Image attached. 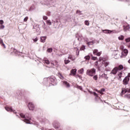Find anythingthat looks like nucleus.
Returning <instances> with one entry per match:
<instances>
[{
	"instance_id": "nucleus-60",
	"label": "nucleus",
	"mask_w": 130,
	"mask_h": 130,
	"mask_svg": "<svg viewBox=\"0 0 130 130\" xmlns=\"http://www.w3.org/2000/svg\"><path fill=\"white\" fill-rule=\"evenodd\" d=\"M74 45H76V43H74Z\"/></svg>"
},
{
	"instance_id": "nucleus-59",
	"label": "nucleus",
	"mask_w": 130,
	"mask_h": 130,
	"mask_svg": "<svg viewBox=\"0 0 130 130\" xmlns=\"http://www.w3.org/2000/svg\"><path fill=\"white\" fill-rule=\"evenodd\" d=\"M128 47H130V45L128 46Z\"/></svg>"
},
{
	"instance_id": "nucleus-19",
	"label": "nucleus",
	"mask_w": 130,
	"mask_h": 130,
	"mask_svg": "<svg viewBox=\"0 0 130 130\" xmlns=\"http://www.w3.org/2000/svg\"><path fill=\"white\" fill-rule=\"evenodd\" d=\"M44 62H45V63L46 64H49V63H50V61H49V60H48V59L47 58H44Z\"/></svg>"
},
{
	"instance_id": "nucleus-50",
	"label": "nucleus",
	"mask_w": 130,
	"mask_h": 130,
	"mask_svg": "<svg viewBox=\"0 0 130 130\" xmlns=\"http://www.w3.org/2000/svg\"><path fill=\"white\" fill-rule=\"evenodd\" d=\"M93 95H94L95 97H98V94H97L96 92H93Z\"/></svg>"
},
{
	"instance_id": "nucleus-9",
	"label": "nucleus",
	"mask_w": 130,
	"mask_h": 130,
	"mask_svg": "<svg viewBox=\"0 0 130 130\" xmlns=\"http://www.w3.org/2000/svg\"><path fill=\"white\" fill-rule=\"evenodd\" d=\"M117 72H119L118 71V68L115 67L111 71V74H112L113 75H116L117 74Z\"/></svg>"
},
{
	"instance_id": "nucleus-21",
	"label": "nucleus",
	"mask_w": 130,
	"mask_h": 130,
	"mask_svg": "<svg viewBox=\"0 0 130 130\" xmlns=\"http://www.w3.org/2000/svg\"><path fill=\"white\" fill-rule=\"evenodd\" d=\"M71 73L73 76H75L77 73V69H72L71 71Z\"/></svg>"
},
{
	"instance_id": "nucleus-20",
	"label": "nucleus",
	"mask_w": 130,
	"mask_h": 130,
	"mask_svg": "<svg viewBox=\"0 0 130 130\" xmlns=\"http://www.w3.org/2000/svg\"><path fill=\"white\" fill-rule=\"evenodd\" d=\"M95 91L96 92H98V93H100V94H103V92H104V91H105V89L102 88L101 90H98L96 89Z\"/></svg>"
},
{
	"instance_id": "nucleus-8",
	"label": "nucleus",
	"mask_w": 130,
	"mask_h": 130,
	"mask_svg": "<svg viewBox=\"0 0 130 130\" xmlns=\"http://www.w3.org/2000/svg\"><path fill=\"white\" fill-rule=\"evenodd\" d=\"M128 82H129V78L126 76L123 80V85H127V84H128Z\"/></svg>"
},
{
	"instance_id": "nucleus-22",
	"label": "nucleus",
	"mask_w": 130,
	"mask_h": 130,
	"mask_svg": "<svg viewBox=\"0 0 130 130\" xmlns=\"http://www.w3.org/2000/svg\"><path fill=\"white\" fill-rule=\"evenodd\" d=\"M122 75V72H119V73L118 74V79L119 81H121V76Z\"/></svg>"
},
{
	"instance_id": "nucleus-40",
	"label": "nucleus",
	"mask_w": 130,
	"mask_h": 130,
	"mask_svg": "<svg viewBox=\"0 0 130 130\" xmlns=\"http://www.w3.org/2000/svg\"><path fill=\"white\" fill-rule=\"evenodd\" d=\"M91 59H92V60H97V57L92 56Z\"/></svg>"
},
{
	"instance_id": "nucleus-12",
	"label": "nucleus",
	"mask_w": 130,
	"mask_h": 130,
	"mask_svg": "<svg viewBox=\"0 0 130 130\" xmlns=\"http://www.w3.org/2000/svg\"><path fill=\"white\" fill-rule=\"evenodd\" d=\"M5 109L7 110V111H9L10 112H12V111H13V113H17V112L15 110H13V109H12L10 107H6Z\"/></svg>"
},
{
	"instance_id": "nucleus-17",
	"label": "nucleus",
	"mask_w": 130,
	"mask_h": 130,
	"mask_svg": "<svg viewBox=\"0 0 130 130\" xmlns=\"http://www.w3.org/2000/svg\"><path fill=\"white\" fill-rule=\"evenodd\" d=\"M124 31H127V30H129V25L127 24L126 25L123 26Z\"/></svg>"
},
{
	"instance_id": "nucleus-53",
	"label": "nucleus",
	"mask_w": 130,
	"mask_h": 130,
	"mask_svg": "<svg viewBox=\"0 0 130 130\" xmlns=\"http://www.w3.org/2000/svg\"><path fill=\"white\" fill-rule=\"evenodd\" d=\"M95 66H98V61H96L94 63Z\"/></svg>"
},
{
	"instance_id": "nucleus-35",
	"label": "nucleus",
	"mask_w": 130,
	"mask_h": 130,
	"mask_svg": "<svg viewBox=\"0 0 130 130\" xmlns=\"http://www.w3.org/2000/svg\"><path fill=\"white\" fill-rule=\"evenodd\" d=\"M93 80H95V81H97V80H98V76H97V75H94V76L93 77Z\"/></svg>"
},
{
	"instance_id": "nucleus-23",
	"label": "nucleus",
	"mask_w": 130,
	"mask_h": 130,
	"mask_svg": "<svg viewBox=\"0 0 130 130\" xmlns=\"http://www.w3.org/2000/svg\"><path fill=\"white\" fill-rule=\"evenodd\" d=\"M126 92V89L125 88H122V91L121 92V96H122L123 94H125Z\"/></svg>"
},
{
	"instance_id": "nucleus-30",
	"label": "nucleus",
	"mask_w": 130,
	"mask_h": 130,
	"mask_svg": "<svg viewBox=\"0 0 130 130\" xmlns=\"http://www.w3.org/2000/svg\"><path fill=\"white\" fill-rule=\"evenodd\" d=\"M85 49H86V46L84 45H83L81 47L80 50L82 51L83 50H85Z\"/></svg>"
},
{
	"instance_id": "nucleus-51",
	"label": "nucleus",
	"mask_w": 130,
	"mask_h": 130,
	"mask_svg": "<svg viewBox=\"0 0 130 130\" xmlns=\"http://www.w3.org/2000/svg\"><path fill=\"white\" fill-rule=\"evenodd\" d=\"M114 53L115 54V55H117V51H114Z\"/></svg>"
},
{
	"instance_id": "nucleus-56",
	"label": "nucleus",
	"mask_w": 130,
	"mask_h": 130,
	"mask_svg": "<svg viewBox=\"0 0 130 130\" xmlns=\"http://www.w3.org/2000/svg\"><path fill=\"white\" fill-rule=\"evenodd\" d=\"M53 126H54V127H55V128H56L57 127H56V126H55V125H54V124H53Z\"/></svg>"
},
{
	"instance_id": "nucleus-49",
	"label": "nucleus",
	"mask_w": 130,
	"mask_h": 130,
	"mask_svg": "<svg viewBox=\"0 0 130 130\" xmlns=\"http://www.w3.org/2000/svg\"><path fill=\"white\" fill-rule=\"evenodd\" d=\"M59 77H60V79H61V80H63V76H62L61 74H60Z\"/></svg>"
},
{
	"instance_id": "nucleus-26",
	"label": "nucleus",
	"mask_w": 130,
	"mask_h": 130,
	"mask_svg": "<svg viewBox=\"0 0 130 130\" xmlns=\"http://www.w3.org/2000/svg\"><path fill=\"white\" fill-rule=\"evenodd\" d=\"M124 98H126V99H130V94L127 93L124 95Z\"/></svg>"
},
{
	"instance_id": "nucleus-37",
	"label": "nucleus",
	"mask_w": 130,
	"mask_h": 130,
	"mask_svg": "<svg viewBox=\"0 0 130 130\" xmlns=\"http://www.w3.org/2000/svg\"><path fill=\"white\" fill-rule=\"evenodd\" d=\"M85 59H86V60H89V59H90V56L87 55L84 57Z\"/></svg>"
},
{
	"instance_id": "nucleus-18",
	"label": "nucleus",
	"mask_w": 130,
	"mask_h": 130,
	"mask_svg": "<svg viewBox=\"0 0 130 130\" xmlns=\"http://www.w3.org/2000/svg\"><path fill=\"white\" fill-rule=\"evenodd\" d=\"M102 78H103V79H105L106 80H108V76H107V74H106L105 73L102 75Z\"/></svg>"
},
{
	"instance_id": "nucleus-29",
	"label": "nucleus",
	"mask_w": 130,
	"mask_h": 130,
	"mask_svg": "<svg viewBox=\"0 0 130 130\" xmlns=\"http://www.w3.org/2000/svg\"><path fill=\"white\" fill-rule=\"evenodd\" d=\"M118 70L119 71H121V70H123V66L122 65H120L118 67Z\"/></svg>"
},
{
	"instance_id": "nucleus-15",
	"label": "nucleus",
	"mask_w": 130,
	"mask_h": 130,
	"mask_svg": "<svg viewBox=\"0 0 130 130\" xmlns=\"http://www.w3.org/2000/svg\"><path fill=\"white\" fill-rule=\"evenodd\" d=\"M62 82L63 83V85L65 86V87H67V88H70V83H69L67 81H62Z\"/></svg>"
},
{
	"instance_id": "nucleus-48",
	"label": "nucleus",
	"mask_w": 130,
	"mask_h": 130,
	"mask_svg": "<svg viewBox=\"0 0 130 130\" xmlns=\"http://www.w3.org/2000/svg\"><path fill=\"white\" fill-rule=\"evenodd\" d=\"M52 64H53V66H55L56 67H58V64H57V62H55V63H52Z\"/></svg>"
},
{
	"instance_id": "nucleus-42",
	"label": "nucleus",
	"mask_w": 130,
	"mask_h": 130,
	"mask_svg": "<svg viewBox=\"0 0 130 130\" xmlns=\"http://www.w3.org/2000/svg\"><path fill=\"white\" fill-rule=\"evenodd\" d=\"M23 21H24V22H27V21H28V16L24 18L23 19Z\"/></svg>"
},
{
	"instance_id": "nucleus-44",
	"label": "nucleus",
	"mask_w": 130,
	"mask_h": 130,
	"mask_svg": "<svg viewBox=\"0 0 130 130\" xmlns=\"http://www.w3.org/2000/svg\"><path fill=\"white\" fill-rule=\"evenodd\" d=\"M77 14H78L79 15H81L82 12L80 11L79 10H77Z\"/></svg>"
},
{
	"instance_id": "nucleus-7",
	"label": "nucleus",
	"mask_w": 130,
	"mask_h": 130,
	"mask_svg": "<svg viewBox=\"0 0 130 130\" xmlns=\"http://www.w3.org/2000/svg\"><path fill=\"white\" fill-rule=\"evenodd\" d=\"M101 53H102L101 51L98 52V49H94L93 50V54H94V55H97V56H100V55H101Z\"/></svg>"
},
{
	"instance_id": "nucleus-32",
	"label": "nucleus",
	"mask_w": 130,
	"mask_h": 130,
	"mask_svg": "<svg viewBox=\"0 0 130 130\" xmlns=\"http://www.w3.org/2000/svg\"><path fill=\"white\" fill-rule=\"evenodd\" d=\"M119 40H123L124 39V37L123 36H120L118 37Z\"/></svg>"
},
{
	"instance_id": "nucleus-43",
	"label": "nucleus",
	"mask_w": 130,
	"mask_h": 130,
	"mask_svg": "<svg viewBox=\"0 0 130 130\" xmlns=\"http://www.w3.org/2000/svg\"><path fill=\"white\" fill-rule=\"evenodd\" d=\"M4 28H5V25L2 24V25L0 26V29H4Z\"/></svg>"
},
{
	"instance_id": "nucleus-34",
	"label": "nucleus",
	"mask_w": 130,
	"mask_h": 130,
	"mask_svg": "<svg viewBox=\"0 0 130 130\" xmlns=\"http://www.w3.org/2000/svg\"><path fill=\"white\" fill-rule=\"evenodd\" d=\"M47 52H49L50 53L51 52H52V48H49L47 49Z\"/></svg>"
},
{
	"instance_id": "nucleus-28",
	"label": "nucleus",
	"mask_w": 130,
	"mask_h": 130,
	"mask_svg": "<svg viewBox=\"0 0 130 130\" xmlns=\"http://www.w3.org/2000/svg\"><path fill=\"white\" fill-rule=\"evenodd\" d=\"M74 48L76 50V55H79V53L80 52V51H79V48L77 47H75Z\"/></svg>"
},
{
	"instance_id": "nucleus-57",
	"label": "nucleus",
	"mask_w": 130,
	"mask_h": 130,
	"mask_svg": "<svg viewBox=\"0 0 130 130\" xmlns=\"http://www.w3.org/2000/svg\"><path fill=\"white\" fill-rule=\"evenodd\" d=\"M114 58H117V57H116V55H115V56H114Z\"/></svg>"
},
{
	"instance_id": "nucleus-47",
	"label": "nucleus",
	"mask_w": 130,
	"mask_h": 130,
	"mask_svg": "<svg viewBox=\"0 0 130 130\" xmlns=\"http://www.w3.org/2000/svg\"><path fill=\"white\" fill-rule=\"evenodd\" d=\"M33 40L35 42H37V41H38V39L37 38H36L35 39H33Z\"/></svg>"
},
{
	"instance_id": "nucleus-33",
	"label": "nucleus",
	"mask_w": 130,
	"mask_h": 130,
	"mask_svg": "<svg viewBox=\"0 0 130 130\" xmlns=\"http://www.w3.org/2000/svg\"><path fill=\"white\" fill-rule=\"evenodd\" d=\"M93 44H94V41L89 42L87 43V44L88 45H93Z\"/></svg>"
},
{
	"instance_id": "nucleus-39",
	"label": "nucleus",
	"mask_w": 130,
	"mask_h": 130,
	"mask_svg": "<svg viewBox=\"0 0 130 130\" xmlns=\"http://www.w3.org/2000/svg\"><path fill=\"white\" fill-rule=\"evenodd\" d=\"M36 28H37V30H36V31H38V32H39V27H38V26H34V29H36Z\"/></svg>"
},
{
	"instance_id": "nucleus-55",
	"label": "nucleus",
	"mask_w": 130,
	"mask_h": 130,
	"mask_svg": "<svg viewBox=\"0 0 130 130\" xmlns=\"http://www.w3.org/2000/svg\"><path fill=\"white\" fill-rule=\"evenodd\" d=\"M123 48H124V47H123V46H122L121 47V49H123Z\"/></svg>"
},
{
	"instance_id": "nucleus-4",
	"label": "nucleus",
	"mask_w": 130,
	"mask_h": 130,
	"mask_svg": "<svg viewBox=\"0 0 130 130\" xmlns=\"http://www.w3.org/2000/svg\"><path fill=\"white\" fill-rule=\"evenodd\" d=\"M47 80L51 85H53V86L56 85V81L54 77H49L47 78Z\"/></svg>"
},
{
	"instance_id": "nucleus-54",
	"label": "nucleus",
	"mask_w": 130,
	"mask_h": 130,
	"mask_svg": "<svg viewBox=\"0 0 130 130\" xmlns=\"http://www.w3.org/2000/svg\"><path fill=\"white\" fill-rule=\"evenodd\" d=\"M127 77H128V78H130V73H128Z\"/></svg>"
},
{
	"instance_id": "nucleus-36",
	"label": "nucleus",
	"mask_w": 130,
	"mask_h": 130,
	"mask_svg": "<svg viewBox=\"0 0 130 130\" xmlns=\"http://www.w3.org/2000/svg\"><path fill=\"white\" fill-rule=\"evenodd\" d=\"M46 22L47 25H49V26H50V25H51V21H50V20H48Z\"/></svg>"
},
{
	"instance_id": "nucleus-24",
	"label": "nucleus",
	"mask_w": 130,
	"mask_h": 130,
	"mask_svg": "<svg viewBox=\"0 0 130 130\" xmlns=\"http://www.w3.org/2000/svg\"><path fill=\"white\" fill-rule=\"evenodd\" d=\"M78 73L79 74L83 75V74H84V68H81L79 70H78Z\"/></svg>"
},
{
	"instance_id": "nucleus-41",
	"label": "nucleus",
	"mask_w": 130,
	"mask_h": 130,
	"mask_svg": "<svg viewBox=\"0 0 130 130\" xmlns=\"http://www.w3.org/2000/svg\"><path fill=\"white\" fill-rule=\"evenodd\" d=\"M43 20H47V19H48V18L46 16H43Z\"/></svg>"
},
{
	"instance_id": "nucleus-38",
	"label": "nucleus",
	"mask_w": 130,
	"mask_h": 130,
	"mask_svg": "<svg viewBox=\"0 0 130 130\" xmlns=\"http://www.w3.org/2000/svg\"><path fill=\"white\" fill-rule=\"evenodd\" d=\"M125 41L127 43H128V42H130V37L125 39Z\"/></svg>"
},
{
	"instance_id": "nucleus-58",
	"label": "nucleus",
	"mask_w": 130,
	"mask_h": 130,
	"mask_svg": "<svg viewBox=\"0 0 130 130\" xmlns=\"http://www.w3.org/2000/svg\"><path fill=\"white\" fill-rule=\"evenodd\" d=\"M128 62L130 63V59L128 60Z\"/></svg>"
},
{
	"instance_id": "nucleus-46",
	"label": "nucleus",
	"mask_w": 130,
	"mask_h": 130,
	"mask_svg": "<svg viewBox=\"0 0 130 130\" xmlns=\"http://www.w3.org/2000/svg\"><path fill=\"white\" fill-rule=\"evenodd\" d=\"M0 24L1 25H3L4 24V20H0Z\"/></svg>"
},
{
	"instance_id": "nucleus-2",
	"label": "nucleus",
	"mask_w": 130,
	"mask_h": 130,
	"mask_svg": "<svg viewBox=\"0 0 130 130\" xmlns=\"http://www.w3.org/2000/svg\"><path fill=\"white\" fill-rule=\"evenodd\" d=\"M99 60L100 61L102 62V64H103L104 67H106L105 71H106V72H109L111 69L110 68H107V67H108V65L110 64V62L107 61V59L101 57L99 58Z\"/></svg>"
},
{
	"instance_id": "nucleus-14",
	"label": "nucleus",
	"mask_w": 130,
	"mask_h": 130,
	"mask_svg": "<svg viewBox=\"0 0 130 130\" xmlns=\"http://www.w3.org/2000/svg\"><path fill=\"white\" fill-rule=\"evenodd\" d=\"M67 56H68L69 59H70V60H76V57H75V56H73L72 55H67Z\"/></svg>"
},
{
	"instance_id": "nucleus-27",
	"label": "nucleus",
	"mask_w": 130,
	"mask_h": 130,
	"mask_svg": "<svg viewBox=\"0 0 130 130\" xmlns=\"http://www.w3.org/2000/svg\"><path fill=\"white\" fill-rule=\"evenodd\" d=\"M42 27L43 28V29H44V30H47V26H46L45 22L43 23Z\"/></svg>"
},
{
	"instance_id": "nucleus-31",
	"label": "nucleus",
	"mask_w": 130,
	"mask_h": 130,
	"mask_svg": "<svg viewBox=\"0 0 130 130\" xmlns=\"http://www.w3.org/2000/svg\"><path fill=\"white\" fill-rule=\"evenodd\" d=\"M84 24L85 25H86V26H89V25H90V23L89 22V21L88 20H85L84 21Z\"/></svg>"
},
{
	"instance_id": "nucleus-5",
	"label": "nucleus",
	"mask_w": 130,
	"mask_h": 130,
	"mask_svg": "<svg viewBox=\"0 0 130 130\" xmlns=\"http://www.w3.org/2000/svg\"><path fill=\"white\" fill-rule=\"evenodd\" d=\"M127 53H128V50L126 49H124L122 52V55H121L120 58H122V57H125V56L127 55Z\"/></svg>"
},
{
	"instance_id": "nucleus-45",
	"label": "nucleus",
	"mask_w": 130,
	"mask_h": 130,
	"mask_svg": "<svg viewBox=\"0 0 130 130\" xmlns=\"http://www.w3.org/2000/svg\"><path fill=\"white\" fill-rule=\"evenodd\" d=\"M75 78H79V79H82V77H81L80 76H79L78 75L75 76Z\"/></svg>"
},
{
	"instance_id": "nucleus-52",
	"label": "nucleus",
	"mask_w": 130,
	"mask_h": 130,
	"mask_svg": "<svg viewBox=\"0 0 130 130\" xmlns=\"http://www.w3.org/2000/svg\"><path fill=\"white\" fill-rule=\"evenodd\" d=\"M78 88L80 90H82V88L81 86H78Z\"/></svg>"
},
{
	"instance_id": "nucleus-25",
	"label": "nucleus",
	"mask_w": 130,
	"mask_h": 130,
	"mask_svg": "<svg viewBox=\"0 0 130 130\" xmlns=\"http://www.w3.org/2000/svg\"><path fill=\"white\" fill-rule=\"evenodd\" d=\"M0 43H1V45L4 46V48H6V45L4 43V41H3V39H0Z\"/></svg>"
},
{
	"instance_id": "nucleus-11",
	"label": "nucleus",
	"mask_w": 130,
	"mask_h": 130,
	"mask_svg": "<svg viewBox=\"0 0 130 130\" xmlns=\"http://www.w3.org/2000/svg\"><path fill=\"white\" fill-rule=\"evenodd\" d=\"M76 38H77L78 41H81L83 39V36L81 34H77L76 35Z\"/></svg>"
},
{
	"instance_id": "nucleus-1",
	"label": "nucleus",
	"mask_w": 130,
	"mask_h": 130,
	"mask_svg": "<svg viewBox=\"0 0 130 130\" xmlns=\"http://www.w3.org/2000/svg\"><path fill=\"white\" fill-rule=\"evenodd\" d=\"M19 115H20L21 118L23 119L24 122L29 124L32 123L33 124H36V123H32V120L31 119V118L30 117H27V115H25L23 113L18 114V115L16 114V116H19Z\"/></svg>"
},
{
	"instance_id": "nucleus-3",
	"label": "nucleus",
	"mask_w": 130,
	"mask_h": 130,
	"mask_svg": "<svg viewBox=\"0 0 130 130\" xmlns=\"http://www.w3.org/2000/svg\"><path fill=\"white\" fill-rule=\"evenodd\" d=\"M96 74V70L94 68L88 69L86 71V75L89 77H93Z\"/></svg>"
},
{
	"instance_id": "nucleus-13",
	"label": "nucleus",
	"mask_w": 130,
	"mask_h": 130,
	"mask_svg": "<svg viewBox=\"0 0 130 130\" xmlns=\"http://www.w3.org/2000/svg\"><path fill=\"white\" fill-rule=\"evenodd\" d=\"M70 60V59H69L68 56H66V57L64 59V62L65 64H68V63H70V62H71V60Z\"/></svg>"
},
{
	"instance_id": "nucleus-6",
	"label": "nucleus",
	"mask_w": 130,
	"mask_h": 130,
	"mask_svg": "<svg viewBox=\"0 0 130 130\" xmlns=\"http://www.w3.org/2000/svg\"><path fill=\"white\" fill-rule=\"evenodd\" d=\"M28 107L29 110H31L32 111L35 109V106H34V104H33L32 103H29L28 104Z\"/></svg>"
},
{
	"instance_id": "nucleus-10",
	"label": "nucleus",
	"mask_w": 130,
	"mask_h": 130,
	"mask_svg": "<svg viewBox=\"0 0 130 130\" xmlns=\"http://www.w3.org/2000/svg\"><path fill=\"white\" fill-rule=\"evenodd\" d=\"M103 32L105 33L106 34H110V33H115V31L114 30H110L108 29L102 30Z\"/></svg>"
},
{
	"instance_id": "nucleus-16",
	"label": "nucleus",
	"mask_w": 130,
	"mask_h": 130,
	"mask_svg": "<svg viewBox=\"0 0 130 130\" xmlns=\"http://www.w3.org/2000/svg\"><path fill=\"white\" fill-rule=\"evenodd\" d=\"M46 40V37H41L40 38V41L42 43H45V41Z\"/></svg>"
}]
</instances>
